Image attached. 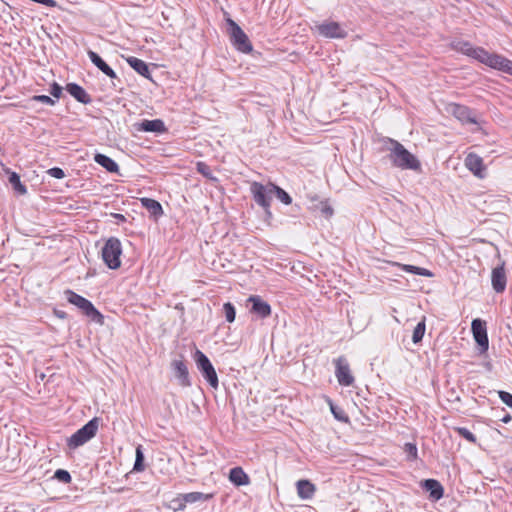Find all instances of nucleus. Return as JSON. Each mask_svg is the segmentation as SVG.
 <instances>
[{
	"label": "nucleus",
	"instance_id": "f257e3e1",
	"mask_svg": "<svg viewBox=\"0 0 512 512\" xmlns=\"http://www.w3.org/2000/svg\"><path fill=\"white\" fill-rule=\"evenodd\" d=\"M388 142L391 147L389 150V160L393 166L402 170L418 171L421 169V163L415 155L410 153L400 142L389 138Z\"/></svg>",
	"mask_w": 512,
	"mask_h": 512
},
{
	"label": "nucleus",
	"instance_id": "f03ea898",
	"mask_svg": "<svg viewBox=\"0 0 512 512\" xmlns=\"http://www.w3.org/2000/svg\"><path fill=\"white\" fill-rule=\"evenodd\" d=\"M64 294L67 301L81 310V312L90 320L99 324L103 323V315L95 308L91 301L70 289L65 290Z\"/></svg>",
	"mask_w": 512,
	"mask_h": 512
},
{
	"label": "nucleus",
	"instance_id": "7ed1b4c3",
	"mask_svg": "<svg viewBox=\"0 0 512 512\" xmlns=\"http://www.w3.org/2000/svg\"><path fill=\"white\" fill-rule=\"evenodd\" d=\"M271 186H274V183L270 182L264 185L256 181L252 182L250 185V192L254 201L264 209L265 215L268 218L272 217L270 205L273 196V189Z\"/></svg>",
	"mask_w": 512,
	"mask_h": 512
},
{
	"label": "nucleus",
	"instance_id": "20e7f679",
	"mask_svg": "<svg viewBox=\"0 0 512 512\" xmlns=\"http://www.w3.org/2000/svg\"><path fill=\"white\" fill-rule=\"evenodd\" d=\"M98 428L99 418L94 417L67 439V446L76 449L84 445L96 435Z\"/></svg>",
	"mask_w": 512,
	"mask_h": 512
},
{
	"label": "nucleus",
	"instance_id": "39448f33",
	"mask_svg": "<svg viewBox=\"0 0 512 512\" xmlns=\"http://www.w3.org/2000/svg\"><path fill=\"white\" fill-rule=\"evenodd\" d=\"M102 259L110 269H118L121 265L120 256L122 254V245L118 238L110 237L104 244Z\"/></svg>",
	"mask_w": 512,
	"mask_h": 512
},
{
	"label": "nucleus",
	"instance_id": "423d86ee",
	"mask_svg": "<svg viewBox=\"0 0 512 512\" xmlns=\"http://www.w3.org/2000/svg\"><path fill=\"white\" fill-rule=\"evenodd\" d=\"M227 24L230 40L234 47L242 53L251 52L252 44L242 28L232 19H228Z\"/></svg>",
	"mask_w": 512,
	"mask_h": 512
},
{
	"label": "nucleus",
	"instance_id": "0eeeda50",
	"mask_svg": "<svg viewBox=\"0 0 512 512\" xmlns=\"http://www.w3.org/2000/svg\"><path fill=\"white\" fill-rule=\"evenodd\" d=\"M194 360L202 376L212 388L216 389L219 384L218 376L209 358L202 351L197 349L194 353Z\"/></svg>",
	"mask_w": 512,
	"mask_h": 512
},
{
	"label": "nucleus",
	"instance_id": "6e6552de",
	"mask_svg": "<svg viewBox=\"0 0 512 512\" xmlns=\"http://www.w3.org/2000/svg\"><path fill=\"white\" fill-rule=\"evenodd\" d=\"M316 30L325 38L343 39L347 36V31L335 21H324L316 26Z\"/></svg>",
	"mask_w": 512,
	"mask_h": 512
},
{
	"label": "nucleus",
	"instance_id": "1a4fd4ad",
	"mask_svg": "<svg viewBox=\"0 0 512 512\" xmlns=\"http://www.w3.org/2000/svg\"><path fill=\"white\" fill-rule=\"evenodd\" d=\"M449 111L462 124H474L479 126V122L476 119L474 112L469 107L460 104H451ZM479 129L480 127H477L473 131H477Z\"/></svg>",
	"mask_w": 512,
	"mask_h": 512
},
{
	"label": "nucleus",
	"instance_id": "9d476101",
	"mask_svg": "<svg viewBox=\"0 0 512 512\" xmlns=\"http://www.w3.org/2000/svg\"><path fill=\"white\" fill-rule=\"evenodd\" d=\"M473 337L480 346L481 353L486 352L489 348V340L487 335L486 322L477 318L471 323Z\"/></svg>",
	"mask_w": 512,
	"mask_h": 512
},
{
	"label": "nucleus",
	"instance_id": "9b49d317",
	"mask_svg": "<svg viewBox=\"0 0 512 512\" xmlns=\"http://www.w3.org/2000/svg\"><path fill=\"white\" fill-rule=\"evenodd\" d=\"M335 376L342 386H351L354 383V377L351 374L349 363L343 356L338 357L335 361Z\"/></svg>",
	"mask_w": 512,
	"mask_h": 512
},
{
	"label": "nucleus",
	"instance_id": "f8f14e48",
	"mask_svg": "<svg viewBox=\"0 0 512 512\" xmlns=\"http://www.w3.org/2000/svg\"><path fill=\"white\" fill-rule=\"evenodd\" d=\"M451 47L457 51L461 52L464 55H467L479 62H481V59L483 55H485V49L482 47H474L470 42L468 41H453L451 43Z\"/></svg>",
	"mask_w": 512,
	"mask_h": 512
},
{
	"label": "nucleus",
	"instance_id": "ddd939ff",
	"mask_svg": "<svg viewBox=\"0 0 512 512\" xmlns=\"http://www.w3.org/2000/svg\"><path fill=\"white\" fill-rule=\"evenodd\" d=\"M491 285L496 293H503L507 286V275L505 270V262L500 263L492 269Z\"/></svg>",
	"mask_w": 512,
	"mask_h": 512
},
{
	"label": "nucleus",
	"instance_id": "4468645a",
	"mask_svg": "<svg viewBox=\"0 0 512 512\" xmlns=\"http://www.w3.org/2000/svg\"><path fill=\"white\" fill-rule=\"evenodd\" d=\"M465 167L479 179L486 176V167L483 159L476 153H469L464 160Z\"/></svg>",
	"mask_w": 512,
	"mask_h": 512
},
{
	"label": "nucleus",
	"instance_id": "2eb2a0df",
	"mask_svg": "<svg viewBox=\"0 0 512 512\" xmlns=\"http://www.w3.org/2000/svg\"><path fill=\"white\" fill-rule=\"evenodd\" d=\"M252 304L250 312L261 319L268 318L271 315V306L260 296L252 295L247 299Z\"/></svg>",
	"mask_w": 512,
	"mask_h": 512
},
{
	"label": "nucleus",
	"instance_id": "dca6fc26",
	"mask_svg": "<svg viewBox=\"0 0 512 512\" xmlns=\"http://www.w3.org/2000/svg\"><path fill=\"white\" fill-rule=\"evenodd\" d=\"M171 367L174 371L175 377L182 387L191 386V380L186 364L182 360H173Z\"/></svg>",
	"mask_w": 512,
	"mask_h": 512
},
{
	"label": "nucleus",
	"instance_id": "f3484780",
	"mask_svg": "<svg viewBox=\"0 0 512 512\" xmlns=\"http://www.w3.org/2000/svg\"><path fill=\"white\" fill-rule=\"evenodd\" d=\"M211 497V495L204 494L202 492H190L185 494H180L176 499L173 500V503L177 504L176 509H183L186 503H195L199 501H206Z\"/></svg>",
	"mask_w": 512,
	"mask_h": 512
},
{
	"label": "nucleus",
	"instance_id": "a211bd4d",
	"mask_svg": "<svg viewBox=\"0 0 512 512\" xmlns=\"http://www.w3.org/2000/svg\"><path fill=\"white\" fill-rule=\"evenodd\" d=\"M66 91L82 104H89L92 102V98L86 90L76 83H68L66 85Z\"/></svg>",
	"mask_w": 512,
	"mask_h": 512
},
{
	"label": "nucleus",
	"instance_id": "6ab92c4d",
	"mask_svg": "<svg viewBox=\"0 0 512 512\" xmlns=\"http://www.w3.org/2000/svg\"><path fill=\"white\" fill-rule=\"evenodd\" d=\"M89 59L91 62L105 75L110 77L111 79H117V75L114 70L94 51L89 50L87 52Z\"/></svg>",
	"mask_w": 512,
	"mask_h": 512
},
{
	"label": "nucleus",
	"instance_id": "aec40b11",
	"mask_svg": "<svg viewBox=\"0 0 512 512\" xmlns=\"http://www.w3.org/2000/svg\"><path fill=\"white\" fill-rule=\"evenodd\" d=\"M506 60L507 58L502 55L490 53L487 50H485V55H483L480 63H483L489 66L490 68L502 71Z\"/></svg>",
	"mask_w": 512,
	"mask_h": 512
},
{
	"label": "nucleus",
	"instance_id": "412c9836",
	"mask_svg": "<svg viewBox=\"0 0 512 512\" xmlns=\"http://www.w3.org/2000/svg\"><path fill=\"white\" fill-rule=\"evenodd\" d=\"M296 489L298 496L303 500L312 499L316 492L315 485L306 479L298 480L296 482Z\"/></svg>",
	"mask_w": 512,
	"mask_h": 512
},
{
	"label": "nucleus",
	"instance_id": "4be33fe9",
	"mask_svg": "<svg viewBox=\"0 0 512 512\" xmlns=\"http://www.w3.org/2000/svg\"><path fill=\"white\" fill-rule=\"evenodd\" d=\"M422 487L429 492V495L434 500H439L443 497L444 489L439 481L435 479H427L424 481Z\"/></svg>",
	"mask_w": 512,
	"mask_h": 512
},
{
	"label": "nucleus",
	"instance_id": "5701e85b",
	"mask_svg": "<svg viewBox=\"0 0 512 512\" xmlns=\"http://www.w3.org/2000/svg\"><path fill=\"white\" fill-rule=\"evenodd\" d=\"M139 129L144 132L163 133L166 131L164 122L161 119L143 120Z\"/></svg>",
	"mask_w": 512,
	"mask_h": 512
},
{
	"label": "nucleus",
	"instance_id": "b1692460",
	"mask_svg": "<svg viewBox=\"0 0 512 512\" xmlns=\"http://www.w3.org/2000/svg\"><path fill=\"white\" fill-rule=\"evenodd\" d=\"M229 480L236 486L247 485L250 482L249 476L241 467H234L230 470Z\"/></svg>",
	"mask_w": 512,
	"mask_h": 512
},
{
	"label": "nucleus",
	"instance_id": "393cba45",
	"mask_svg": "<svg viewBox=\"0 0 512 512\" xmlns=\"http://www.w3.org/2000/svg\"><path fill=\"white\" fill-rule=\"evenodd\" d=\"M94 161L105 168L110 173H117L119 171L118 164L107 155L97 153L94 156Z\"/></svg>",
	"mask_w": 512,
	"mask_h": 512
},
{
	"label": "nucleus",
	"instance_id": "a878e982",
	"mask_svg": "<svg viewBox=\"0 0 512 512\" xmlns=\"http://www.w3.org/2000/svg\"><path fill=\"white\" fill-rule=\"evenodd\" d=\"M127 63L132 67L137 73L145 78H150V70L146 62L136 57H129L126 59Z\"/></svg>",
	"mask_w": 512,
	"mask_h": 512
},
{
	"label": "nucleus",
	"instance_id": "bb28decb",
	"mask_svg": "<svg viewBox=\"0 0 512 512\" xmlns=\"http://www.w3.org/2000/svg\"><path fill=\"white\" fill-rule=\"evenodd\" d=\"M140 201L142 206L148 210L151 216L158 218L163 215V208L158 201L151 198H141Z\"/></svg>",
	"mask_w": 512,
	"mask_h": 512
},
{
	"label": "nucleus",
	"instance_id": "cd10ccee",
	"mask_svg": "<svg viewBox=\"0 0 512 512\" xmlns=\"http://www.w3.org/2000/svg\"><path fill=\"white\" fill-rule=\"evenodd\" d=\"M9 173V183L13 187V189L20 195H24L27 193V188L24 184H22L20 180V176L16 172H8Z\"/></svg>",
	"mask_w": 512,
	"mask_h": 512
},
{
	"label": "nucleus",
	"instance_id": "c85d7f7f",
	"mask_svg": "<svg viewBox=\"0 0 512 512\" xmlns=\"http://www.w3.org/2000/svg\"><path fill=\"white\" fill-rule=\"evenodd\" d=\"M398 265L401 267V269L403 271L408 272V273L425 276V277L433 276V273L426 268L417 267V266H413V265H407V264H398Z\"/></svg>",
	"mask_w": 512,
	"mask_h": 512
},
{
	"label": "nucleus",
	"instance_id": "c756f323",
	"mask_svg": "<svg viewBox=\"0 0 512 512\" xmlns=\"http://www.w3.org/2000/svg\"><path fill=\"white\" fill-rule=\"evenodd\" d=\"M273 189V195H275L282 203L285 205H290L292 203L291 196L281 187L274 184V186H271Z\"/></svg>",
	"mask_w": 512,
	"mask_h": 512
},
{
	"label": "nucleus",
	"instance_id": "7c9ffc66",
	"mask_svg": "<svg viewBox=\"0 0 512 512\" xmlns=\"http://www.w3.org/2000/svg\"><path fill=\"white\" fill-rule=\"evenodd\" d=\"M425 330H426V324H425V318H423V320L420 321L414 328L413 335H412L413 343L417 344L422 341L424 334H425Z\"/></svg>",
	"mask_w": 512,
	"mask_h": 512
},
{
	"label": "nucleus",
	"instance_id": "2f4dec72",
	"mask_svg": "<svg viewBox=\"0 0 512 512\" xmlns=\"http://www.w3.org/2000/svg\"><path fill=\"white\" fill-rule=\"evenodd\" d=\"M223 313L227 322L232 323L235 321L236 309L231 302H226L223 304Z\"/></svg>",
	"mask_w": 512,
	"mask_h": 512
},
{
	"label": "nucleus",
	"instance_id": "473e14b6",
	"mask_svg": "<svg viewBox=\"0 0 512 512\" xmlns=\"http://www.w3.org/2000/svg\"><path fill=\"white\" fill-rule=\"evenodd\" d=\"M144 468H145V466H144V454H143V451H142V446L139 445L136 448V459H135L133 470L140 472V471H143Z\"/></svg>",
	"mask_w": 512,
	"mask_h": 512
},
{
	"label": "nucleus",
	"instance_id": "72a5a7b5",
	"mask_svg": "<svg viewBox=\"0 0 512 512\" xmlns=\"http://www.w3.org/2000/svg\"><path fill=\"white\" fill-rule=\"evenodd\" d=\"M455 431L457 432V434L459 436L463 437L464 439H466L470 443H473V444L476 443V441H477L476 436L468 428H466V427H456Z\"/></svg>",
	"mask_w": 512,
	"mask_h": 512
},
{
	"label": "nucleus",
	"instance_id": "f704fd0d",
	"mask_svg": "<svg viewBox=\"0 0 512 512\" xmlns=\"http://www.w3.org/2000/svg\"><path fill=\"white\" fill-rule=\"evenodd\" d=\"M54 478L62 483H65V484L70 483L72 480L70 473L64 469L56 470L54 473Z\"/></svg>",
	"mask_w": 512,
	"mask_h": 512
},
{
	"label": "nucleus",
	"instance_id": "c9c22d12",
	"mask_svg": "<svg viewBox=\"0 0 512 512\" xmlns=\"http://www.w3.org/2000/svg\"><path fill=\"white\" fill-rule=\"evenodd\" d=\"M330 409H331L332 414L334 415V417L337 420L345 422V423L349 421L348 416L345 414V412L342 409L336 407L332 403H330Z\"/></svg>",
	"mask_w": 512,
	"mask_h": 512
},
{
	"label": "nucleus",
	"instance_id": "e433bc0d",
	"mask_svg": "<svg viewBox=\"0 0 512 512\" xmlns=\"http://www.w3.org/2000/svg\"><path fill=\"white\" fill-rule=\"evenodd\" d=\"M404 451L407 454L409 460H415L417 458V447L413 443H406L404 445Z\"/></svg>",
	"mask_w": 512,
	"mask_h": 512
},
{
	"label": "nucleus",
	"instance_id": "4c0bfd02",
	"mask_svg": "<svg viewBox=\"0 0 512 512\" xmlns=\"http://www.w3.org/2000/svg\"><path fill=\"white\" fill-rule=\"evenodd\" d=\"M197 171L206 178H212V172L210 167L204 162L197 163Z\"/></svg>",
	"mask_w": 512,
	"mask_h": 512
},
{
	"label": "nucleus",
	"instance_id": "58836bf2",
	"mask_svg": "<svg viewBox=\"0 0 512 512\" xmlns=\"http://www.w3.org/2000/svg\"><path fill=\"white\" fill-rule=\"evenodd\" d=\"M33 101L41 102L46 105L53 106L55 104V100L47 95H35L32 97Z\"/></svg>",
	"mask_w": 512,
	"mask_h": 512
},
{
	"label": "nucleus",
	"instance_id": "ea45409f",
	"mask_svg": "<svg viewBox=\"0 0 512 512\" xmlns=\"http://www.w3.org/2000/svg\"><path fill=\"white\" fill-rule=\"evenodd\" d=\"M47 174L57 179H62L65 177L64 170L59 167L50 168L49 170H47Z\"/></svg>",
	"mask_w": 512,
	"mask_h": 512
},
{
	"label": "nucleus",
	"instance_id": "a19ab883",
	"mask_svg": "<svg viewBox=\"0 0 512 512\" xmlns=\"http://www.w3.org/2000/svg\"><path fill=\"white\" fill-rule=\"evenodd\" d=\"M63 88L57 82H53L50 86V93L53 97L59 99L62 95Z\"/></svg>",
	"mask_w": 512,
	"mask_h": 512
},
{
	"label": "nucleus",
	"instance_id": "79ce46f5",
	"mask_svg": "<svg viewBox=\"0 0 512 512\" xmlns=\"http://www.w3.org/2000/svg\"><path fill=\"white\" fill-rule=\"evenodd\" d=\"M499 398L503 403L512 408V394L506 391L498 392Z\"/></svg>",
	"mask_w": 512,
	"mask_h": 512
},
{
	"label": "nucleus",
	"instance_id": "37998d69",
	"mask_svg": "<svg viewBox=\"0 0 512 512\" xmlns=\"http://www.w3.org/2000/svg\"><path fill=\"white\" fill-rule=\"evenodd\" d=\"M321 212L324 216L326 217H331L333 215V208L328 205L327 203H325L322 207H321Z\"/></svg>",
	"mask_w": 512,
	"mask_h": 512
},
{
	"label": "nucleus",
	"instance_id": "c03bdc74",
	"mask_svg": "<svg viewBox=\"0 0 512 512\" xmlns=\"http://www.w3.org/2000/svg\"><path fill=\"white\" fill-rule=\"evenodd\" d=\"M501 72L507 73L512 76V61L507 58Z\"/></svg>",
	"mask_w": 512,
	"mask_h": 512
},
{
	"label": "nucleus",
	"instance_id": "a18cd8bd",
	"mask_svg": "<svg viewBox=\"0 0 512 512\" xmlns=\"http://www.w3.org/2000/svg\"><path fill=\"white\" fill-rule=\"evenodd\" d=\"M42 5H45L47 7H56L57 2L55 0H40V3Z\"/></svg>",
	"mask_w": 512,
	"mask_h": 512
},
{
	"label": "nucleus",
	"instance_id": "49530a36",
	"mask_svg": "<svg viewBox=\"0 0 512 512\" xmlns=\"http://www.w3.org/2000/svg\"><path fill=\"white\" fill-rule=\"evenodd\" d=\"M54 315L60 319H65L67 318V313L65 311H62V310H57V309H54Z\"/></svg>",
	"mask_w": 512,
	"mask_h": 512
},
{
	"label": "nucleus",
	"instance_id": "de8ad7c7",
	"mask_svg": "<svg viewBox=\"0 0 512 512\" xmlns=\"http://www.w3.org/2000/svg\"><path fill=\"white\" fill-rule=\"evenodd\" d=\"M113 217L118 221V222H125L126 221V218L124 215L122 214H119V213H114L113 214Z\"/></svg>",
	"mask_w": 512,
	"mask_h": 512
},
{
	"label": "nucleus",
	"instance_id": "09e8293b",
	"mask_svg": "<svg viewBox=\"0 0 512 512\" xmlns=\"http://www.w3.org/2000/svg\"><path fill=\"white\" fill-rule=\"evenodd\" d=\"M510 420H511V416H510V415H507V416H505V417L502 419V421H503L504 423H508Z\"/></svg>",
	"mask_w": 512,
	"mask_h": 512
}]
</instances>
